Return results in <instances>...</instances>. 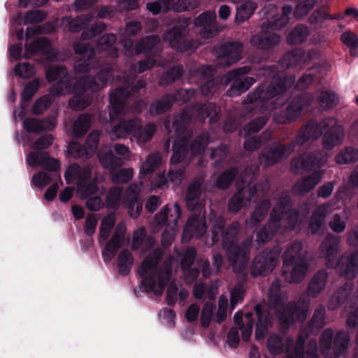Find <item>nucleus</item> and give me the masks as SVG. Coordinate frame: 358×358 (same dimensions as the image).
Instances as JSON below:
<instances>
[{"instance_id": "34", "label": "nucleus", "mask_w": 358, "mask_h": 358, "mask_svg": "<svg viewBox=\"0 0 358 358\" xmlns=\"http://www.w3.org/2000/svg\"><path fill=\"white\" fill-rule=\"evenodd\" d=\"M174 213L175 215L173 220V225H171V227H165L162 234L161 244L165 248L169 247L172 244L174 239L175 232L178 229V220L182 214L181 208L177 203L174 204Z\"/></svg>"}, {"instance_id": "44", "label": "nucleus", "mask_w": 358, "mask_h": 358, "mask_svg": "<svg viewBox=\"0 0 358 358\" xmlns=\"http://www.w3.org/2000/svg\"><path fill=\"white\" fill-rule=\"evenodd\" d=\"M124 243V240L112 235L102 251L103 261L105 262H110L116 256L118 250L122 247Z\"/></svg>"}, {"instance_id": "14", "label": "nucleus", "mask_w": 358, "mask_h": 358, "mask_svg": "<svg viewBox=\"0 0 358 358\" xmlns=\"http://www.w3.org/2000/svg\"><path fill=\"white\" fill-rule=\"evenodd\" d=\"M172 156L170 159V168L167 173L168 180L174 183H180L184 179L185 169L178 165L187 157L188 145L187 139H175L172 148Z\"/></svg>"}, {"instance_id": "32", "label": "nucleus", "mask_w": 358, "mask_h": 358, "mask_svg": "<svg viewBox=\"0 0 358 358\" xmlns=\"http://www.w3.org/2000/svg\"><path fill=\"white\" fill-rule=\"evenodd\" d=\"M176 99L172 93H166L150 104L149 113L152 116L164 114L172 107Z\"/></svg>"}, {"instance_id": "25", "label": "nucleus", "mask_w": 358, "mask_h": 358, "mask_svg": "<svg viewBox=\"0 0 358 358\" xmlns=\"http://www.w3.org/2000/svg\"><path fill=\"white\" fill-rule=\"evenodd\" d=\"M206 224L204 215L201 213H194L190 216L185 224L182 233V238L188 235L189 238L193 236L201 237L206 232Z\"/></svg>"}, {"instance_id": "45", "label": "nucleus", "mask_w": 358, "mask_h": 358, "mask_svg": "<svg viewBox=\"0 0 358 358\" xmlns=\"http://www.w3.org/2000/svg\"><path fill=\"white\" fill-rule=\"evenodd\" d=\"M91 174L89 171H85L83 177L78 181V189L81 192V196L87 199L91 195L95 194L98 190L96 181L90 180Z\"/></svg>"}, {"instance_id": "30", "label": "nucleus", "mask_w": 358, "mask_h": 358, "mask_svg": "<svg viewBox=\"0 0 358 358\" xmlns=\"http://www.w3.org/2000/svg\"><path fill=\"white\" fill-rule=\"evenodd\" d=\"M90 19L91 16L87 15H80L74 18L66 16L62 18L61 25L64 29L76 33L84 29L89 24Z\"/></svg>"}, {"instance_id": "58", "label": "nucleus", "mask_w": 358, "mask_h": 358, "mask_svg": "<svg viewBox=\"0 0 358 358\" xmlns=\"http://www.w3.org/2000/svg\"><path fill=\"white\" fill-rule=\"evenodd\" d=\"M67 152L70 156L75 159H88L92 157L91 156H88L89 153L84 145L77 141H71L69 143Z\"/></svg>"}, {"instance_id": "19", "label": "nucleus", "mask_w": 358, "mask_h": 358, "mask_svg": "<svg viewBox=\"0 0 358 358\" xmlns=\"http://www.w3.org/2000/svg\"><path fill=\"white\" fill-rule=\"evenodd\" d=\"M113 76L112 68L107 66L101 69L95 76H85L80 79L75 85L76 88H81L82 92L89 90H96L106 85Z\"/></svg>"}, {"instance_id": "62", "label": "nucleus", "mask_w": 358, "mask_h": 358, "mask_svg": "<svg viewBox=\"0 0 358 358\" xmlns=\"http://www.w3.org/2000/svg\"><path fill=\"white\" fill-rule=\"evenodd\" d=\"M40 87V83L38 79H34L28 83L22 90L21 94V102L27 103L30 101Z\"/></svg>"}, {"instance_id": "21", "label": "nucleus", "mask_w": 358, "mask_h": 358, "mask_svg": "<svg viewBox=\"0 0 358 358\" xmlns=\"http://www.w3.org/2000/svg\"><path fill=\"white\" fill-rule=\"evenodd\" d=\"M116 39L114 34H105L99 37L94 47L95 52L101 53L102 56L108 57L109 59H116L119 56V50L114 45Z\"/></svg>"}, {"instance_id": "23", "label": "nucleus", "mask_w": 358, "mask_h": 358, "mask_svg": "<svg viewBox=\"0 0 358 358\" xmlns=\"http://www.w3.org/2000/svg\"><path fill=\"white\" fill-rule=\"evenodd\" d=\"M321 179L322 173L320 171H314L297 180L292 185V191L294 194L303 196L312 191Z\"/></svg>"}, {"instance_id": "39", "label": "nucleus", "mask_w": 358, "mask_h": 358, "mask_svg": "<svg viewBox=\"0 0 358 358\" xmlns=\"http://www.w3.org/2000/svg\"><path fill=\"white\" fill-rule=\"evenodd\" d=\"M353 285L347 282L338 289L331 297L329 304L330 309L334 310L339 308L346 301L352 290Z\"/></svg>"}, {"instance_id": "38", "label": "nucleus", "mask_w": 358, "mask_h": 358, "mask_svg": "<svg viewBox=\"0 0 358 358\" xmlns=\"http://www.w3.org/2000/svg\"><path fill=\"white\" fill-rule=\"evenodd\" d=\"M185 138L188 145L187 156L191 153L192 155H196L203 153L206 147L209 143V136L208 134L202 133L198 135L190 143L189 136H183L176 138V139Z\"/></svg>"}, {"instance_id": "57", "label": "nucleus", "mask_w": 358, "mask_h": 358, "mask_svg": "<svg viewBox=\"0 0 358 358\" xmlns=\"http://www.w3.org/2000/svg\"><path fill=\"white\" fill-rule=\"evenodd\" d=\"M39 166L45 171L55 173L57 175L56 176L61 180L59 173L60 169V162L55 158L50 157L48 152H44V155L41 159Z\"/></svg>"}, {"instance_id": "60", "label": "nucleus", "mask_w": 358, "mask_h": 358, "mask_svg": "<svg viewBox=\"0 0 358 358\" xmlns=\"http://www.w3.org/2000/svg\"><path fill=\"white\" fill-rule=\"evenodd\" d=\"M325 219V213L320 210H315L310 217L308 229L312 234H316L320 230Z\"/></svg>"}, {"instance_id": "48", "label": "nucleus", "mask_w": 358, "mask_h": 358, "mask_svg": "<svg viewBox=\"0 0 358 358\" xmlns=\"http://www.w3.org/2000/svg\"><path fill=\"white\" fill-rule=\"evenodd\" d=\"M257 3L254 1H246L237 6L235 20L238 22H243L247 20L257 9Z\"/></svg>"}, {"instance_id": "40", "label": "nucleus", "mask_w": 358, "mask_h": 358, "mask_svg": "<svg viewBox=\"0 0 358 358\" xmlns=\"http://www.w3.org/2000/svg\"><path fill=\"white\" fill-rule=\"evenodd\" d=\"M238 169L231 166L223 171L217 178L215 185L219 189H227L238 176Z\"/></svg>"}, {"instance_id": "15", "label": "nucleus", "mask_w": 358, "mask_h": 358, "mask_svg": "<svg viewBox=\"0 0 358 358\" xmlns=\"http://www.w3.org/2000/svg\"><path fill=\"white\" fill-rule=\"evenodd\" d=\"M281 253V248L275 246L268 250L260 252L254 258L250 267V275L252 278L266 276L269 274L278 264Z\"/></svg>"}, {"instance_id": "18", "label": "nucleus", "mask_w": 358, "mask_h": 358, "mask_svg": "<svg viewBox=\"0 0 358 358\" xmlns=\"http://www.w3.org/2000/svg\"><path fill=\"white\" fill-rule=\"evenodd\" d=\"M310 104L309 100L303 94H297L288 102L286 108L277 116L276 121L280 124H287L298 118L305 107Z\"/></svg>"}, {"instance_id": "22", "label": "nucleus", "mask_w": 358, "mask_h": 358, "mask_svg": "<svg viewBox=\"0 0 358 358\" xmlns=\"http://www.w3.org/2000/svg\"><path fill=\"white\" fill-rule=\"evenodd\" d=\"M162 52L160 38L157 35H150L136 43V53H144L146 56L157 57Z\"/></svg>"}, {"instance_id": "8", "label": "nucleus", "mask_w": 358, "mask_h": 358, "mask_svg": "<svg viewBox=\"0 0 358 358\" xmlns=\"http://www.w3.org/2000/svg\"><path fill=\"white\" fill-rule=\"evenodd\" d=\"M302 249V243L294 241L282 253V276L290 283L301 282L307 273L308 264Z\"/></svg>"}, {"instance_id": "10", "label": "nucleus", "mask_w": 358, "mask_h": 358, "mask_svg": "<svg viewBox=\"0 0 358 358\" xmlns=\"http://www.w3.org/2000/svg\"><path fill=\"white\" fill-rule=\"evenodd\" d=\"M255 178V173L251 168H246L241 173L238 190L228 202L230 213H238L255 197L257 193V187L254 182Z\"/></svg>"}, {"instance_id": "51", "label": "nucleus", "mask_w": 358, "mask_h": 358, "mask_svg": "<svg viewBox=\"0 0 358 358\" xmlns=\"http://www.w3.org/2000/svg\"><path fill=\"white\" fill-rule=\"evenodd\" d=\"M349 341L350 336L347 332L340 331L336 334L333 341V350L335 357H339L346 350Z\"/></svg>"}, {"instance_id": "55", "label": "nucleus", "mask_w": 358, "mask_h": 358, "mask_svg": "<svg viewBox=\"0 0 358 358\" xmlns=\"http://www.w3.org/2000/svg\"><path fill=\"white\" fill-rule=\"evenodd\" d=\"M184 73L182 65L178 64L167 71L160 78L161 85H168L180 79Z\"/></svg>"}, {"instance_id": "2", "label": "nucleus", "mask_w": 358, "mask_h": 358, "mask_svg": "<svg viewBox=\"0 0 358 358\" xmlns=\"http://www.w3.org/2000/svg\"><path fill=\"white\" fill-rule=\"evenodd\" d=\"M240 227L239 222H233L226 228L224 221L218 220L212 229V241L217 244L222 240V248L227 252L233 271L242 274L250 260L251 241L246 239L238 243Z\"/></svg>"}, {"instance_id": "31", "label": "nucleus", "mask_w": 358, "mask_h": 358, "mask_svg": "<svg viewBox=\"0 0 358 358\" xmlns=\"http://www.w3.org/2000/svg\"><path fill=\"white\" fill-rule=\"evenodd\" d=\"M124 202L127 206L128 213L131 217H138L143 209V201L139 199L138 193L129 187L124 198Z\"/></svg>"}, {"instance_id": "9", "label": "nucleus", "mask_w": 358, "mask_h": 358, "mask_svg": "<svg viewBox=\"0 0 358 358\" xmlns=\"http://www.w3.org/2000/svg\"><path fill=\"white\" fill-rule=\"evenodd\" d=\"M191 23V17H179L172 27L163 34V40L178 52L194 51L201 43L197 39L189 37Z\"/></svg>"}, {"instance_id": "35", "label": "nucleus", "mask_w": 358, "mask_h": 358, "mask_svg": "<svg viewBox=\"0 0 358 358\" xmlns=\"http://www.w3.org/2000/svg\"><path fill=\"white\" fill-rule=\"evenodd\" d=\"M271 207L269 199H264L257 206L249 218L246 220V224L249 227H255L264 220Z\"/></svg>"}, {"instance_id": "12", "label": "nucleus", "mask_w": 358, "mask_h": 358, "mask_svg": "<svg viewBox=\"0 0 358 358\" xmlns=\"http://www.w3.org/2000/svg\"><path fill=\"white\" fill-rule=\"evenodd\" d=\"M300 145L297 142V135L295 140L287 144L273 143L262 148L259 155V162L264 167L273 166L286 159Z\"/></svg>"}, {"instance_id": "56", "label": "nucleus", "mask_w": 358, "mask_h": 358, "mask_svg": "<svg viewBox=\"0 0 358 358\" xmlns=\"http://www.w3.org/2000/svg\"><path fill=\"white\" fill-rule=\"evenodd\" d=\"M267 349L272 355H280L284 352L282 338L277 334L269 336L266 342Z\"/></svg>"}, {"instance_id": "46", "label": "nucleus", "mask_w": 358, "mask_h": 358, "mask_svg": "<svg viewBox=\"0 0 358 358\" xmlns=\"http://www.w3.org/2000/svg\"><path fill=\"white\" fill-rule=\"evenodd\" d=\"M117 261L119 273L123 276L127 275L134 264L131 252L127 249L123 250L119 253Z\"/></svg>"}, {"instance_id": "4", "label": "nucleus", "mask_w": 358, "mask_h": 358, "mask_svg": "<svg viewBox=\"0 0 358 358\" xmlns=\"http://www.w3.org/2000/svg\"><path fill=\"white\" fill-rule=\"evenodd\" d=\"M322 136L324 148L330 150L342 143L343 131L333 117L324 118L320 123L311 120L299 129L297 142L303 145L310 138L316 140Z\"/></svg>"}, {"instance_id": "11", "label": "nucleus", "mask_w": 358, "mask_h": 358, "mask_svg": "<svg viewBox=\"0 0 358 358\" xmlns=\"http://www.w3.org/2000/svg\"><path fill=\"white\" fill-rule=\"evenodd\" d=\"M145 87V82L138 80L131 87H120L109 94V120H115L124 110L127 99L137 96L140 90Z\"/></svg>"}, {"instance_id": "64", "label": "nucleus", "mask_w": 358, "mask_h": 358, "mask_svg": "<svg viewBox=\"0 0 358 358\" xmlns=\"http://www.w3.org/2000/svg\"><path fill=\"white\" fill-rule=\"evenodd\" d=\"M100 133L97 130L91 131L85 140L84 146L88 152V156L92 157L97 150L99 142Z\"/></svg>"}, {"instance_id": "53", "label": "nucleus", "mask_w": 358, "mask_h": 358, "mask_svg": "<svg viewBox=\"0 0 358 358\" xmlns=\"http://www.w3.org/2000/svg\"><path fill=\"white\" fill-rule=\"evenodd\" d=\"M196 110L198 115L202 120L210 117V122H216L220 118L217 107L214 103L199 104L197 106Z\"/></svg>"}, {"instance_id": "33", "label": "nucleus", "mask_w": 358, "mask_h": 358, "mask_svg": "<svg viewBox=\"0 0 358 358\" xmlns=\"http://www.w3.org/2000/svg\"><path fill=\"white\" fill-rule=\"evenodd\" d=\"M318 163L316 155L313 152H306L300 155L292 160V166L297 171H311Z\"/></svg>"}, {"instance_id": "29", "label": "nucleus", "mask_w": 358, "mask_h": 358, "mask_svg": "<svg viewBox=\"0 0 358 358\" xmlns=\"http://www.w3.org/2000/svg\"><path fill=\"white\" fill-rule=\"evenodd\" d=\"M328 273L324 269L317 271L311 278L306 292L311 297H316L326 287Z\"/></svg>"}, {"instance_id": "37", "label": "nucleus", "mask_w": 358, "mask_h": 358, "mask_svg": "<svg viewBox=\"0 0 358 358\" xmlns=\"http://www.w3.org/2000/svg\"><path fill=\"white\" fill-rule=\"evenodd\" d=\"M192 115L187 109H182L180 113L174 116L172 128L174 129L177 138L185 136L186 130L191 122Z\"/></svg>"}, {"instance_id": "3", "label": "nucleus", "mask_w": 358, "mask_h": 358, "mask_svg": "<svg viewBox=\"0 0 358 358\" xmlns=\"http://www.w3.org/2000/svg\"><path fill=\"white\" fill-rule=\"evenodd\" d=\"M162 256V251L155 249L145 257L138 268V273L141 278L140 289L148 294H162L171 277L170 268L158 267Z\"/></svg>"}, {"instance_id": "16", "label": "nucleus", "mask_w": 358, "mask_h": 358, "mask_svg": "<svg viewBox=\"0 0 358 358\" xmlns=\"http://www.w3.org/2000/svg\"><path fill=\"white\" fill-rule=\"evenodd\" d=\"M249 71L250 68L248 66H243L232 70L226 74V83H231V86L227 91L228 96H239L246 92L255 83L254 78L245 76Z\"/></svg>"}, {"instance_id": "20", "label": "nucleus", "mask_w": 358, "mask_h": 358, "mask_svg": "<svg viewBox=\"0 0 358 358\" xmlns=\"http://www.w3.org/2000/svg\"><path fill=\"white\" fill-rule=\"evenodd\" d=\"M243 50V46L242 43L238 41H231L222 44L219 48V62L223 66H230L241 59Z\"/></svg>"}, {"instance_id": "49", "label": "nucleus", "mask_w": 358, "mask_h": 358, "mask_svg": "<svg viewBox=\"0 0 358 358\" xmlns=\"http://www.w3.org/2000/svg\"><path fill=\"white\" fill-rule=\"evenodd\" d=\"M358 160V149L348 146L341 149L336 155L335 161L338 164H348Z\"/></svg>"}, {"instance_id": "59", "label": "nucleus", "mask_w": 358, "mask_h": 358, "mask_svg": "<svg viewBox=\"0 0 358 358\" xmlns=\"http://www.w3.org/2000/svg\"><path fill=\"white\" fill-rule=\"evenodd\" d=\"M268 120L266 116L262 115L250 121L245 125L243 129L245 135L249 136L251 134L257 133L260 131L267 123Z\"/></svg>"}, {"instance_id": "17", "label": "nucleus", "mask_w": 358, "mask_h": 358, "mask_svg": "<svg viewBox=\"0 0 358 358\" xmlns=\"http://www.w3.org/2000/svg\"><path fill=\"white\" fill-rule=\"evenodd\" d=\"M74 51L77 55L73 66L76 73H87L100 65L96 59L94 48L89 44H76L74 46Z\"/></svg>"}, {"instance_id": "36", "label": "nucleus", "mask_w": 358, "mask_h": 358, "mask_svg": "<svg viewBox=\"0 0 358 358\" xmlns=\"http://www.w3.org/2000/svg\"><path fill=\"white\" fill-rule=\"evenodd\" d=\"M137 117L129 120H120L113 127V134L117 138H124L129 135L134 137L135 129L136 128Z\"/></svg>"}, {"instance_id": "7", "label": "nucleus", "mask_w": 358, "mask_h": 358, "mask_svg": "<svg viewBox=\"0 0 358 358\" xmlns=\"http://www.w3.org/2000/svg\"><path fill=\"white\" fill-rule=\"evenodd\" d=\"M268 300L270 305L276 309L278 318L285 329H289L296 322H304L307 317L310 303L303 296L285 305L281 294H268Z\"/></svg>"}, {"instance_id": "24", "label": "nucleus", "mask_w": 358, "mask_h": 358, "mask_svg": "<svg viewBox=\"0 0 358 358\" xmlns=\"http://www.w3.org/2000/svg\"><path fill=\"white\" fill-rule=\"evenodd\" d=\"M196 27H202L201 36L204 38H210L217 34L215 23V15L210 12H204L194 19Z\"/></svg>"}, {"instance_id": "47", "label": "nucleus", "mask_w": 358, "mask_h": 358, "mask_svg": "<svg viewBox=\"0 0 358 358\" xmlns=\"http://www.w3.org/2000/svg\"><path fill=\"white\" fill-rule=\"evenodd\" d=\"M281 227V224L278 225L271 221L270 217L267 224L264 225L257 234V241L262 243H266L270 241L275 234H276Z\"/></svg>"}, {"instance_id": "13", "label": "nucleus", "mask_w": 358, "mask_h": 358, "mask_svg": "<svg viewBox=\"0 0 358 358\" xmlns=\"http://www.w3.org/2000/svg\"><path fill=\"white\" fill-rule=\"evenodd\" d=\"M45 78L48 83L56 81L50 88V92L55 96H59L71 91V76L66 66L53 65L47 68Z\"/></svg>"}, {"instance_id": "43", "label": "nucleus", "mask_w": 358, "mask_h": 358, "mask_svg": "<svg viewBox=\"0 0 358 358\" xmlns=\"http://www.w3.org/2000/svg\"><path fill=\"white\" fill-rule=\"evenodd\" d=\"M174 206L171 210H169L168 206H164L162 210L155 215L154 224L157 229L163 227H171L173 225L174 218Z\"/></svg>"}, {"instance_id": "63", "label": "nucleus", "mask_w": 358, "mask_h": 358, "mask_svg": "<svg viewBox=\"0 0 358 358\" xmlns=\"http://www.w3.org/2000/svg\"><path fill=\"white\" fill-rule=\"evenodd\" d=\"M203 183V180L196 179L189 184L186 194L188 202L190 203L191 201L199 200L201 194Z\"/></svg>"}, {"instance_id": "50", "label": "nucleus", "mask_w": 358, "mask_h": 358, "mask_svg": "<svg viewBox=\"0 0 358 358\" xmlns=\"http://www.w3.org/2000/svg\"><path fill=\"white\" fill-rule=\"evenodd\" d=\"M101 165L107 169L115 170L122 164V159L116 157L111 150L99 153Z\"/></svg>"}, {"instance_id": "26", "label": "nucleus", "mask_w": 358, "mask_h": 358, "mask_svg": "<svg viewBox=\"0 0 358 358\" xmlns=\"http://www.w3.org/2000/svg\"><path fill=\"white\" fill-rule=\"evenodd\" d=\"M199 72L203 78L200 87L201 93L204 96H209L215 93L218 88V82L214 78L215 69L209 65L202 66L199 69Z\"/></svg>"}, {"instance_id": "41", "label": "nucleus", "mask_w": 358, "mask_h": 358, "mask_svg": "<svg viewBox=\"0 0 358 358\" xmlns=\"http://www.w3.org/2000/svg\"><path fill=\"white\" fill-rule=\"evenodd\" d=\"M137 121L134 137L136 138L138 141L143 143L150 141L156 131V125L154 123L149 122L143 127L142 120L137 117Z\"/></svg>"}, {"instance_id": "28", "label": "nucleus", "mask_w": 358, "mask_h": 358, "mask_svg": "<svg viewBox=\"0 0 358 358\" xmlns=\"http://www.w3.org/2000/svg\"><path fill=\"white\" fill-rule=\"evenodd\" d=\"M51 49L50 40L46 37H41L25 44L24 57L30 59L36 55H46L50 53Z\"/></svg>"}, {"instance_id": "27", "label": "nucleus", "mask_w": 358, "mask_h": 358, "mask_svg": "<svg viewBox=\"0 0 358 358\" xmlns=\"http://www.w3.org/2000/svg\"><path fill=\"white\" fill-rule=\"evenodd\" d=\"M293 208L291 196L288 194L281 196L271 211L270 217L271 218V221L276 223L278 225L281 224L282 218L285 217L287 213Z\"/></svg>"}, {"instance_id": "1", "label": "nucleus", "mask_w": 358, "mask_h": 358, "mask_svg": "<svg viewBox=\"0 0 358 358\" xmlns=\"http://www.w3.org/2000/svg\"><path fill=\"white\" fill-rule=\"evenodd\" d=\"M301 60V55L299 51L292 50L280 60L281 69L276 64L262 66L259 74L270 81L260 84L253 92L247 95L244 99L246 109L251 113L264 112L267 101L282 95L295 83V76H287L283 70L297 66Z\"/></svg>"}, {"instance_id": "6", "label": "nucleus", "mask_w": 358, "mask_h": 358, "mask_svg": "<svg viewBox=\"0 0 358 358\" xmlns=\"http://www.w3.org/2000/svg\"><path fill=\"white\" fill-rule=\"evenodd\" d=\"M292 12L293 8L291 5L283 6L281 13H276L271 19H268L262 24V31L252 36L251 45L258 49L269 50L279 44L281 41L280 36L269 31L268 29L280 30L285 27L289 22V16Z\"/></svg>"}, {"instance_id": "5", "label": "nucleus", "mask_w": 358, "mask_h": 358, "mask_svg": "<svg viewBox=\"0 0 358 358\" xmlns=\"http://www.w3.org/2000/svg\"><path fill=\"white\" fill-rule=\"evenodd\" d=\"M340 242L338 236L329 234L321 244V250L327 259L328 266L337 268L341 275L352 280L358 273V250L336 259Z\"/></svg>"}, {"instance_id": "54", "label": "nucleus", "mask_w": 358, "mask_h": 358, "mask_svg": "<svg viewBox=\"0 0 358 358\" xmlns=\"http://www.w3.org/2000/svg\"><path fill=\"white\" fill-rule=\"evenodd\" d=\"M308 30L306 26L296 25L289 34L287 40L291 45L301 44L306 40Z\"/></svg>"}, {"instance_id": "52", "label": "nucleus", "mask_w": 358, "mask_h": 358, "mask_svg": "<svg viewBox=\"0 0 358 358\" xmlns=\"http://www.w3.org/2000/svg\"><path fill=\"white\" fill-rule=\"evenodd\" d=\"M92 117L88 113L80 115L73 124V134L76 137L83 136L90 127Z\"/></svg>"}, {"instance_id": "42", "label": "nucleus", "mask_w": 358, "mask_h": 358, "mask_svg": "<svg viewBox=\"0 0 358 358\" xmlns=\"http://www.w3.org/2000/svg\"><path fill=\"white\" fill-rule=\"evenodd\" d=\"M325 308L323 306H318L315 310L311 320L306 326L305 330L307 334H314L323 328L324 326Z\"/></svg>"}, {"instance_id": "61", "label": "nucleus", "mask_w": 358, "mask_h": 358, "mask_svg": "<svg viewBox=\"0 0 358 358\" xmlns=\"http://www.w3.org/2000/svg\"><path fill=\"white\" fill-rule=\"evenodd\" d=\"M173 0H157L147 3V9L153 15L166 12L171 8Z\"/></svg>"}]
</instances>
